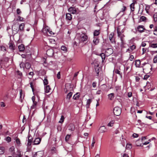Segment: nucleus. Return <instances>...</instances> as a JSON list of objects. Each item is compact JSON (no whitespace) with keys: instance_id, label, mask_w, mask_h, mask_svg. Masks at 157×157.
Wrapping results in <instances>:
<instances>
[{"instance_id":"obj_63","label":"nucleus","mask_w":157,"mask_h":157,"mask_svg":"<svg viewBox=\"0 0 157 157\" xmlns=\"http://www.w3.org/2000/svg\"><path fill=\"white\" fill-rule=\"evenodd\" d=\"M133 136L134 138L137 137L138 136V135L136 133H134L133 134Z\"/></svg>"},{"instance_id":"obj_24","label":"nucleus","mask_w":157,"mask_h":157,"mask_svg":"<svg viewBox=\"0 0 157 157\" xmlns=\"http://www.w3.org/2000/svg\"><path fill=\"white\" fill-rule=\"evenodd\" d=\"M79 93H77L74 95L73 98L74 100H76L79 97Z\"/></svg>"},{"instance_id":"obj_6","label":"nucleus","mask_w":157,"mask_h":157,"mask_svg":"<svg viewBox=\"0 0 157 157\" xmlns=\"http://www.w3.org/2000/svg\"><path fill=\"white\" fill-rule=\"evenodd\" d=\"M113 53V49L111 48H108L106 49L105 53L106 56H108Z\"/></svg>"},{"instance_id":"obj_54","label":"nucleus","mask_w":157,"mask_h":157,"mask_svg":"<svg viewBox=\"0 0 157 157\" xmlns=\"http://www.w3.org/2000/svg\"><path fill=\"white\" fill-rule=\"evenodd\" d=\"M17 13L18 14H20L21 13V12L19 9H17L16 10Z\"/></svg>"},{"instance_id":"obj_18","label":"nucleus","mask_w":157,"mask_h":157,"mask_svg":"<svg viewBox=\"0 0 157 157\" xmlns=\"http://www.w3.org/2000/svg\"><path fill=\"white\" fill-rule=\"evenodd\" d=\"M115 69L116 70H118V71H123L124 72V67L122 66V65L121 66H118L117 68Z\"/></svg>"},{"instance_id":"obj_8","label":"nucleus","mask_w":157,"mask_h":157,"mask_svg":"<svg viewBox=\"0 0 157 157\" xmlns=\"http://www.w3.org/2000/svg\"><path fill=\"white\" fill-rule=\"evenodd\" d=\"M68 11L71 13L74 14L76 13V9L73 7H70L68 9Z\"/></svg>"},{"instance_id":"obj_9","label":"nucleus","mask_w":157,"mask_h":157,"mask_svg":"<svg viewBox=\"0 0 157 157\" xmlns=\"http://www.w3.org/2000/svg\"><path fill=\"white\" fill-rule=\"evenodd\" d=\"M67 128L69 130L71 131H73L75 129V127L74 124H70L68 125Z\"/></svg>"},{"instance_id":"obj_2","label":"nucleus","mask_w":157,"mask_h":157,"mask_svg":"<svg viewBox=\"0 0 157 157\" xmlns=\"http://www.w3.org/2000/svg\"><path fill=\"white\" fill-rule=\"evenodd\" d=\"M121 112V109L118 107H115L113 109V113L115 115L118 116L120 115Z\"/></svg>"},{"instance_id":"obj_41","label":"nucleus","mask_w":157,"mask_h":157,"mask_svg":"<svg viewBox=\"0 0 157 157\" xmlns=\"http://www.w3.org/2000/svg\"><path fill=\"white\" fill-rule=\"evenodd\" d=\"M17 20L19 21H24V18L20 16H19L18 17L17 19Z\"/></svg>"},{"instance_id":"obj_22","label":"nucleus","mask_w":157,"mask_h":157,"mask_svg":"<svg viewBox=\"0 0 157 157\" xmlns=\"http://www.w3.org/2000/svg\"><path fill=\"white\" fill-rule=\"evenodd\" d=\"M92 101V99H89L87 100V102H86V106L87 108H88L89 107L90 104L91 103Z\"/></svg>"},{"instance_id":"obj_64","label":"nucleus","mask_w":157,"mask_h":157,"mask_svg":"<svg viewBox=\"0 0 157 157\" xmlns=\"http://www.w3.org/2000/svg\"><path fill=\"white\" fill-rule=\"evenodd\" d=\"M136 82H138L140 80V78L136 76Z\"/></svg>"},{"instance_id":"obj_37","label":"nucleus","mask_w":157,"mask_h":157,"mask_svg":"<svg viewBox=\"0 0 157 157\" xmlns=\"http://www.w3.org/2000/svg\"><path fill=\"white\" fill-rule=\"evenodd\" d=\"M4 147H0V155L4 153Z\"/></svg>"},{"instance_id":"obj_51","label":"nucleus","mask_w":157,"mask_h":157,"mask_svg":"<svg viewBox=\"0 0 157 157\" xmlns=\"http://www.w3.org/2000/svg\"><path fill=\"white\" fill-rule=\"evenodd\" d=\"M114 36V33H111L109 36V39H111L112 38H113V36Z\"/></svg>"},{"instance_id":"obj_55","label":"nucleus","mask_w":157,"mask_h":157,"mask_svg":"<svg viewBox=\"0 0 157 157\" xmlns=\"http://www.w3.org/2000/svg\"><path fill=\"white\" fill-rule=\"evenodd\" d=\"M149 77L150 75H144V80H147Z\"/></svg>"},{"instance_id":"obj_21","label":"nucleus","mask_w":157,"mask_h":157,"mask_svg":"<svg viewBox=\"0 0 157 157\" xmlns=\"http://www.w3.org/2000/svg\"><path fill=\"white\" fill-rule=\"evenodd\" d=\"M18 48L19 50V51L20 52H22L24 51L25 50V47L23 44H21L18 46Z\"/></svg>"},{"instance_id":"obj_62","label":"nucleus","mask_w":157,"mask_h":157,"mask_svg":"<svg viewBox=\"0 0 157 157\" xmlns=\"http://www.w3.org/2000/svg\"><path fill=\"white\" fill-rule=\"evenodd\" d=\"M132 94L131 92H129L128 93V97L130 98L132 97Z\"/></svg>"},{"instance_id":"obj_48","label":"nucleus","mask_w":157,"mask_h":157,"mask_svg":"<svg viewBox=\"0 0 157 157\" xmlns=\"http://www.w3.org/2000/svg\"><path fill=\"white\" fill-rule=\"evenodd\" d=\"M153 62L154 63H157V55L154 56L153 59Z\"/></svg>"},{"instance_id":"obj_35","label":"nucleus","mask_w":157,"mask_h":157,"mask_svg":"<svg viewBox=\"0 0 157 157\" xmlns=\"http://www.w3.org/2000/svg\"><path fill=\"white\" fill-rule=\"evenodd\" d=\"M100 33L99 30H95L94 33V36H97Z\"/></svg>"},{"instance_id":"obj_11","label":"nucleus","mask_w":157,"mask_h":157,"mask_svg":"<svg viewBox=\"0 0 157 157\" xmlns=\"http://www.w3.org/2000/svg\"><path fill=\"white\" fill-rule=\"evenodd\" d=\"M66 19L67 20L71 21L72 19V16L71 13H66Z\"/></svg>"},{"instance_id":"obj_36","label":"nucleus","mask_w":157,"mask_h":157,"mask_svg":"<svg viewBox=\"0 0 157 157\" xmlns=\"http://www.w3.org/2000/svg\"><path fill=\"white\" fill-rule=\"evenodd\" d=\"M134 5H135V4L133 3H132L130 5V7L131 8V9L132 11H133L134 10V9H135Z\"/></svg>"},{"instance_id":"obj_56","label":"nucleus","mask_w":157,"mask_h":157,"mask_svg":"<svg viewBox=\"0 0 157 157\" xmlns=\"http://www.w3.org/2000/svg\"><path fill=\"white\" fill-rule=\"evenodd\" d=\"M20 66L21 68H24L25 67V64L23 63H21L20 64Z\"/></svg>"},{"instance_id":"obj_43","label":"nucleus","mask_w":157,"mask_h":157,"mask_svg":"<svg viewBox=\"0 0 157 157\" xmlns=\"http://www.w3.org/2000/svg\"><path fill=\"white\" fill-rule=\"evenodd\" d=\"M95 140L94 139V137H93V138L92 143L91 147V148H92L94 147V144L95 143Z\"/></svg>"},{"instance_id":"obj_47","label":"nucleus","mask_w":157,"mask_h":157,"mask_svg":"<svg viewBox=\"0 0 157 157\" xmlns=\"http://www.w3.org/2000/svg\"><path fill=\"white\" fill-rule=\"evenodd\" d=\"M2 51H6V48L4 46H1L0 47Z\"/></svg>"},{"instance_id":"obj_59","label":"nucleus","mask_w":157,"mask_h":157,"mask_svg":"<svg viewBox=\"0 0 157 157\" xmlns=\"http://www.w3.org/2000/svg\"><path fill=\"white\" fill-rule=\"evenodd\" d=\"M57 77L58 79L60 78V72H59L57 75Z\"/></svg>"},{"instance_id":"obj_32","label":"nucleus","mask_w":157,"mask_h":157,"mask_svg":"<svg viewBox=\"0 0 157 157\" xmlns=\"http://www.w3.org/2000/svg\"><path fill=\"white\" fill-rule=\"evenodd\" d=\"M99 67L98 65L97 66H95V70L96 72L97 75H99Z\"/></svg>"},{"instance_id":"obj_23","label":"nucleus","mask_w":157,"mask_h":157,"mask_svg":"<svg viewBox=\"0 0 157 157\" xmlns=\"http://www.w3.org/2000/svg\"><path fill=\"white\" fill-rule=\"evenodd\" d=\"M93 42L95 44H97L99 42V40L98 38L94 37Z\"/></svg>"},{"instance_id":"obj_57","label":"nucleus","mask_w":157,"mask_h":157,"mask_svg":"<svg viewBox=\"0 0 157 157\" xmlns=\"http://www.w3.org/2000/svg\"><path fill=\"white\" fill-rule=\"evenodd\" d=\"M56 148L54 147H53L51 149V151H52V153H55L56 152Z\"/></svg>"},{"instance_id":"obj_29","label":"nucleus","mask_w":157,"mask_h":157,"mask_svg":"<svg viewBox=\"0 0 157 157\" xmlns=\"http://www.w3.org/2000/svg\"><path fill=\"white\" fill-rule=\"evenodd\" d=\"M115 120H112L108 124L107 126L108 127H112L113 126Z\"/></svg>"},{"instance_id":"obj_45","label":"nucleus","mask_w":157,"mask_h":157,"mask_svg":"<svg viewBox=\"0 0 157 157\" xmlns=\"http://www.w3.org/2000/svg\"><path fill=\"white\" fill-rule=\"evenodd\" d=\"M126 10V6H123V8L121 9V11L120 12V13L121 12H124Z\"/></svg>"},{"instance_id":"obj_50","label":"nucleus","mask_w":157,"mask_h":157,"mask_svg":"<svg viewBox=\"0 0 157 157\" xmlns=\"http://www.w3.org/2000/svg\"><path fill=\"white\" fill-rule=\"evenodd\" d=\"M130 48L131 51H132L136 49V47L135 45H133L131 46Z\"/></svg>"},{"instance_id":"obj_61","label":"nucleus","mask_w":157,"mask_h":157,"mask_svg":"<svg viewBox=\"0 0 157 157\" xmlns=\"http://www.w3.org/2000/svg\"><path fill=\"white\" fill-rule=\"evenodd\" d=\"M102 0H93V2L94 3H98L100 1H101Z\"/></svg>"},{"instance_id":"obj_26","label":"nucleus","mask_w":157,"mask_h":157,"mask_svg":"<svg viewBox=\"0 0 157 157\" xmlns=\"http://www.w3.org/2000/svg\"><path fill=\"white\" fill-rule=\"evenodd\" d=\"M135 64L137 67H139L140 64V61L139 60H136L135 61Z\"/></svg>"},{"instance_id":"obj_1","label":"nucleus","mask_w":157,"mask_h":157,"mask_svg":"<svg viewBox=\"0 0 157 157\" xmlns=\"http://www.w3.org/2000/svg\"><path fill=\"white\" fill-rule=\"evenodd\" d=\"M79 39L80 42H84L87 40L88 36L85 34H82L79 37Z\"/></svg>"},{"instance_id":"obj_4","label":"nucleus","mask_w":157,"mask_h":157,"mask_svg":"<svg viewBox=\"0 0 157 157\" xmlns=\"http://www.w3.org/2000/svg\"><path fill=\"white\" fill-rule=\"evenodd\" d=\"M146 30L143 25H139L137 28V30L140 33H142Z\"/></svg>"},{"instance_id":"obj_52","label":"nucleus","mask_w":157,"mask_h":157,"mask_svg":"<svg viewBox=\"0 0 157 157\" xmlns=\"http://www.w3.org/2000/svg\"><path fill=\"white\" fill-rule=\"evenodd\" d=\"M30 87L32 90V91L33 92L34 91V88H33V82H31L30 83Z\"/></svg>"},{"instance_id":"obj_33","label":"nucleus","mask_w":157,"mask_h":157,"mask_svg":"<svg viewBox=\"0 0 157 157\" xmlns=\"http://www.w3.org/2000/svg\"><path fill=\"white\" fill-rule=\"evenodd\" d=\"M117 31L118 36V37H119V36L122 35V34H121V32L120 31V29L119 28V27H118V28H117Z\"/></svg>"},{"instance_id":"obj_30","label":"nucleus","mask_w":157,"mask_h":157,"mask_svg":"<svg viewBox=\"0 0 157 157\" xmlns=\"http://www.w3.org/2000/svg\"><path fill=\"white\" fill-rule=\"evenodd\" d=\"M25 67L27 69H29L31 67V65L29 63H26L25 64Z\"/></svg>"},{"instance_id":"obj_7","label":"nucleus","mask_w":157,"mask_h":157,"mask_svg":"<svg viewBox=\"0 0 157 157\" xmlns=\"http://www.w3.org/2000/svg\"><path fill=\"white\" fill-rule=\"evenodd\" d=\"M9 48L12 50H14L15 49V45L12 41H10L9 43Z\"/></svg>"},{"instance_id":"obj_20","label":"nucleus","mask_w":157,"mask_h":157,"mask_svg":"<svg viewBox=\"0 0 157 157\" xmlns=\"http://www.w3.org/2000/svg\"><path fill=\"white\" fill-rule=\"evenodd\" d=\"M12 155L13 157H21L20 153L18 151L16 153H13Z\"/></svg>"},{"instance_id":"obj_58","label":"nucleus","mask_w":157,"mask_h":157,"mask_svg":"<svg viewBox=\"0 0 157 157\" xmlns=\"http://www.w3.org/2000/svg\"><path fill=\"white\" fill-rule=\"evenodd\" d=\"M109 40L112 44H115V42L114 38H112L111 39H109Z\"/></svg>"},{"instance_id":"obj_39","label":"nucleus","mask_w":157,"mask_h":157,"mask_svg":"<svg viewBox=\"0 0 157 157\" xmlns=\"http://www.w3.org/2000/svg\"><path fill=\"white\" fill-rule=\"evenodd\" d=\"M16 141L17 144L19 146L21 144L20 139L17 138H16Z\"/></svg>"},{"instance_id":"obj_19","label":"nucleus","mask_w":157,"mask_h":157,"mask_svg":"<svg viewBox=\"0 0 157 157\" xmlns=\"http://www.w3.org/2000/svg\"><path fill=\"white\" fill-rule=\"evenodd\" d=\"M25 25V24L24 23L21 24L19 26V29L18 30V31H17V32L19 30L21 31H24Z\"/></svg>"},{"instance_id":"obj_10","label":"nucleus","mask_w":157,"mask_h":157,"mask_svg":"<svg viewBox=\"0 0 157 157\" xmlns=\"http://www.w3.org/2000/svg\"><path fill=\"white\" fill-rule=\"evenodd\" d=\"M41 141V139L40 138H36L33 141L34 145H38L40 144Z\"/></svg>"},{"instance_id":"obj_25","label":"nucleus","mask_w":157,"mask_h":157,"mask_svg":"<svg viewBox=\"0 0 157 157\" xmlns=\"http://www.w3.org/2000/svg\"><path fill=\"white\" fill-rule=\"evenodd\" d=\"M73 93L72 92H69L67 95L66 99L69 100L72 96Z\"/></svg>"},{"instance_id":"obj_28","label":"nucleus","mask_w":157,"mask_h":157,"mask_svg":"<svg viewBox=\"0 0 157 157\" xmlns=\"http://www.w3.org/2000/svg\"><path fill=\"white\" fill-rule=\"evenodd\" d=\"M37 105V102L36 101L33 102V104L31 107V109L35 108Z\"/></svg>"},{"instance_id":"obj_5","label":"nucleus","mask_w":157,"mask_h":157,"mask_svg":"<svg viewBox=\"0 0 157 157\" xmlns=\"http://www.w3.org/2000/svg\"><path fill=\"white\" fill-rule=\"evenodd\" d=\"M54 54L53 50L52 48L49 49L46 51V54L49 57H52Z\"/></svg>"},{"instance_id":"obj_53","label":"nucleus","mask_w":157,"mask_h":157,"mask_svg":"<svg viewBox=\"0 0 157 157\" xmlns=\"http://www.w3.org/2000/svg\"><path fill=\"white\" fill-rule=\"evenodd\" d=\"M151 47L153 48H157V43L152 44L151 45Z\"/></svg>"},{"instance_id":"obj_16","label":"nucleus","mask_w":157,"mask_h":157,"mask_svg":"<svg viewBox=\"0 0 157 157\" xmlns=\"http://www.w3.org/2000/svg\"><path fill=\"white\" fill-rule=\"evenodd\" d=\"M72 89V88L71 87V85L70 84H67L65 86V89H66V90L65 91V93H67L69 90H71V89Z\"/></svg>"},{"instance_id":"obj_44","label":"nucleus","mask_w":157,"mask_h":157,"mask_svg":"<svg viewBox=\"0 0 157 157\" xmlns=\"http://www.w3.org/2000/svg\"><path fill=\"white\" fill-rule=\"evenodd\" d=\"M70 137V135H67L65 138V140L67 142L69 140Z\"/></svg>"},{"instance_id":"obj_46","label":"nucleus","mask_w":157,"mask_h":157,"mask_svg":"<svg viewBox=\"0 0 157 157\" xmlns=\"http://www.w3.org/2000/svg\"><path fill=\"white\" fill-rule=\"evenodd\" d=\"M132 147V145L130 144H127L126 146V148L127 149H130Z\"/></svg>"},{"instance_id":"obj_14","label":"nucleus","mask_w":157,"mask_h":157,"mask_svg":"<svg viewBox=\"0 0 157 157\" xmlns=\"http://www.w3.org/2000/svg\"><path fill=\"white\" fill-rule=\"evenodd\" d=\"M124 36L123 34L122 35L119 36V37L120 38V39L121 41V46H123L125 44V41L124 40Z\"/></svg>"},{"instance_id":"obj_34","label":"nucleus","mask_w":157,"mask_h":157,"mask_svg":"<svg viewBox=\"0 0 157 157\" xmlns=\"http://www.w3.org/2000/svg\"><path fill=\"white\" fill-rule=\"evenodd\" d=\"M43 82L45 86V85L46 86L47 84H48V79L46 78V77L44 79V80Z\"/></svg>"},{"instance_id":"obj_17","label":"nucleus","mask_w":157,"mask_h":157,"mask_svg":"<svg viewBox=\"0 0 157 157\" xmlns=\"http://www.w3.org/2000/svg\"><path fill=\"white\" fill-rule=\"evenodd\" d=\"M113 72L116 74H118L121 77V78H122V73L120 71H118V70H116L115 69L113 70Z\"/></svg>"},{"instance_id":"obj_31","label":"nucleus","mask_w":157,"mask_h":157,"mask_svg":"<svg viewBox=\"0 0 157 157\" xmlns=\"http://www.w3.org/2000/svg\"><path fill=\"white\" fill-rule=\"evenodd\" d=\"M147 20V18L144 16H142L140 18V21H146Z\"/></svg>"},{"instance_id":"obj_3","label":"nucleus","mask_w":157,"mask_h":157,"mask_svg":"<svg viewBox=\"0 0 157 157\" xmlns=\"http://www.w3.org/2000/svg\"><path fill=\"white\" fill-rule=\"evenodd\" d=\"M33 138L31 135L29 134L28 136V140L27 145L28 147L31 148V145L33 143Z\"/></svg>"},{"instance_id":"obj_27","label":"nucleus","mask_w":157,"mask_h":157,"mask_svg":"<svg viewBox=\"0 0 157 157\" xmlns=\"http://www.w3.org/2000/svg\"><path fill=\"white\" fill-rule=\"evenodd\" d=\"M109 99L110 100H112L114 98V94L113 93H111L108 95Z\"/></svg>"},{"instance_id":"obj_12","label":"nucleus","mask_w":157,"mask_h":157,"mask_svg":"<svg viewBox=\"0 0 157 157\" xmlns=\"http://www.w3.org/2000/svg\"><path fill=\"white\" fill-rule=\"evenodd\" d=\"M97 55L101 57L102 59V62H104L105 59V56H106V53H105V54L103 53H102L100 54H98Z\"/></svg>"},{"instance_id":"obj_15","label":"nucleus","mask_w":157,"mask_h":157,"mask_svg":"<svg viewBox=\"0 0 157 157\" xmlns=\"http://www.w3.org/2000/svg\"><path fill=\"white\" fill-rule=\"evenodd\" d=\"M51 90V88L49 85H46L44 86V91L46 93L49 92L50 90Z\"/></svg>"},{"instance_id":"obj_40","label":"nucleus","mask_w":157,"mask_h":157,"mask_svg":"<svg viewBox=\"0 0 157 157\" xmlns=\"http://www.w3.org/2000/svg\"><path fill=\"white\" fill-rule=\"evenodd\" d=\"M64 117L63 116H62L60 119V120L59 121V122L61 123H62L64 121Z\"/></svg>"},{"instance_id":"obj_60","label":"nucleus","mask_w":157,"mask_h":157,"mask_svg":"<svg viewBox=\"0 0 157 157\" xmlns=\"http://www.w3.org/2000/svg\"><path fill=\"white\" fill-rule=\"evenodd\" d=\"M153 17L154 21H157V15L154 14L153 15Z\"/></svg>"},{"instance_id":"obj_13","label":"nucleus","mask_w":157,"mask_h":157,"mask_svg":"<svg viewBox=\"0 0 157 157\" xmlns=\"http://www.w3.org/2000/svg\"><path fill=\"white\" fill-rule=\"evenodd\" d=\"M99 131L100 133H104L106 131V128L104 126H101L99 128Z\"/></svg>"},{"instance_id":"obj_49","label":"nucleus","mask_w":157,"mask_h":157,"mask_svg":"<svg viewBox=\"0 0 157 157\" xmlns=\"http://www.w3.org/2000/svg\"><path fill=\"white\" fill-rule=\"evenodd\" d=\"M14 149H15L14 147L13 146H12L10 148L9 151L11 152H13V151L14 150Z\"/></svg>"},{"instance_id":"obj_42","label":"nucleus","mask_w":157,"mask_h":157,"mask_svg":"<svg viewBox=\"0 0 157 157\" xmlns=\"http://www.w3.org/2000/svg\"><path fill=\"white\" fill-rule=\"evenodd\" d=\"M5 140L8 142H10L11 141V139L10 137L7 136L5 138Z\"/></svg>"},{"instance_id":"obj_38","label":"nucleus","mask_w":157,"mask_h":157,"mask_svg":"<svg viewBox=\"0 0 157 157\" xmlns=\"http://www.w3.org/2000/svg\"><path fill=\"white\" fill-rule=\"evenodd\" d=\"M61 49L64 51V52L67 51V48L64 46H62L61 47Z\"/></svg>"}]
</instances>
